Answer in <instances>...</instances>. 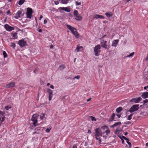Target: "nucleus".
Returning a JSON list of instances; mask_svg holds the SVG:
<instances>
[{"mask_svg":"<svg viewBox=\"0 0 148 148\" xmlns=\"http://www.w3.org/2000/svg\"><path fill=\"white\" fill-rule=\"evenodd\" d=\"M134 53V52H133L131 53L130 55H127L126 56V57L127 58H130V57H132L133 56Z\"/></svg>","mask_w":148,"mask_h":148,"instance_id":"28","label":"nucleus"},{"mask_svg":"<svg viewBox=\"0 0 148 148\" xmlns=\"http://www.w3.org/2000/svg\"><path fill=\"white\" fill-rule=\"evenodd\" d=\"M3 54L4 58H5L7 57V54L5 51H3Z\"/></svg>","mask_w":148,"mask_h":148,"instance_id":"39","label":"nucleus"},{"mask_svg":"<svg viewBox=\"0 0 148 148\" xmlns=\"http://www.w3.org/2000/svg\"><path fill=\"white\" fill-rule=\"evenodd\" d=\"M51 127H50L49 128H47L45 130V132L47 133H49L50 132L51 130Z\"/></svg>","mask_w":148,"mask_h":148,"instance_id":"37","label":"nucleus"},{"mask_svg":"<svg viewBox=\"0 0 148 148\" xmlns=\"http://www.w3.org/2000/svg\"><path fill=\"white\" fill-rule=\"evenodd\" d=\"M65 68V66L64 65H61L60 66V70H63Z\"/></svg>","mask_w":148,"mask_h":148,"instance_id":"33","label":"nucleus"},{"mask_svg":"<svg viewBox=\"0 0 148 148\" xmlns=\"http://www.w3.org/2000/svg\"><path fill=\"white\" fill-rule=\"evenodd\" d=\"M38 31L40 33V32H42V30L41 29H39L38 30Z\"/></svg>","mask_w":148,"mask_h":148,"instance_id":"54","label":"nucleus"},{"mask_svg":"<svg viewBox=\"0 0 148 148\" xmlns=\"http://www.w3.org/2000/svg\"><path fill=\"white\" fill-rule=\"evenodd\" d=\"M76 50L77 52H80L83 51V48L82 46L77 45L76 48Z\"/></svg>","mask_w":148,"mask_h":148,"instance_id":"16","label":"nucleus"},{"mask_svg":"<svg viewBox=\"0 0 148 148\" xmlns=\"http://www.w3.org/2000/svg\"><path fill=\"white\" fill-rule=\"evenodd\" d=\"M21 14L22 12L21 11H18L15 16V18L16 19H17L19 18L20 17Z\"/></svg>","mask_w":148,"mask_h":148,"instance_id":"18","label":"nucleus"},{"mask_svg":"<svg viewBox=\"0 0 148 148\" xmlns=\"http://www.w3.org/2000/svg\"><path fill=\"white\" fill-rule=\"evenodd\" d=\"M133 114H130V115L128 116L127 117V119L128 120H130L132 118V116Z\"/></svg>","mask_w":148,"mask_h":148,"instance_id":"40","label":"nucleus"},{"mask_svg":"<svg viewBox=\"0 0 148 148\" xmlns=\"http://www.w3.org/2000/svg\"><path fill=\"white\" fill-rule=\"evenodd\" d=\"M4 114L5 113L4 112L1 111H0V114L1 115L0 116L2 119V122L3 121L5 118V117L4 116Z\"/></svg>","mask_w":148,"mask_h":148,"instance_id":"21","label":"nucleus"},{"mask_svg":"<svg viewBox=\"0 0 148 148\" xmlns=\"http://www.w3.org/2000/svg\"><path fill=\"white\" fill-rule=\"evenodd\" d=\"M135 148H139L138 147H135Z\"/></svg>","mask_w":148,"mask_h":148,"instance_id":"64","label":"nucleus"},{"mask_svg":"<svg viewBox=\"0 0 148 148\" xmlns=\"http://www.w3.org/2000/svg\"><path fill=\"white\" fill-rule=\"evenodd\" d=\"M54 3L56 5H58L59 4V2L58 1H54Z\"/></svg>","mask_w":148,"mask_h":148,"instance_id":"44","label":"nucleus"},{"mask_svg":"<svg viewBox=\"0 0 148 148\" xmlns=\"http://www.w3.org/2000/svg\"><path fill=\"white\" fill-rule=\"evenodd\" d=\"M80 77L79 75H77V76L75 77L73 79H78Z\"/></svg>","mask_w":148,"mask_h":148,"instance_id":"41","label":"nucleus"},{"mask_svg":"<svg viewBox=\"0 0 148 148\" xmlns=\"http://www.w3.org/2000/svg\"><path fill=\"white\" fill-rule=\"evenodd\" d=\"M41 128L40 127H38L36 129L37 130H40Z\"/></svg>","mask_w":148,"mask_h":148,"instance_id":"53","label":"nucleus"},{"mask_svg":"<svg viewBox=\"0 0 148 148\" xmlns=\"http://www.w3.org/2000/svg\"><path fill=\"white\" fill-rule=\"evenodd\" d=\"M43 17V16L42 15H40V18H39V20H41V19Z\"/></svg>","mask_w":148,"mask_h":148,"instance_id":"50","label":"nucleus"},{"mask_svg":"<svg viewBox=\"0 0 148 148\" xmlns=\"http://www.w3.org/2000/svg\"><path fill=\"white\" fill-rule=\"evenodd\" d=\"M101 46L99 45H98L95 46L94 49L95 54L96 56H97L99 55V53L101 51Z\"/></svg>","mask_w":148,"mask_h":148,"instance_id":"4","label":"nucleus"},{"mask_svg":"<svg viewBox=\"0 0 148 148\" xmlns=\"http://www.w3.org/2000/svg\"><path fill=\"white\" fill-rule=\"evenodd\" d=\"M94 18L96 19L101 18L102 19H104L105 18L104 16L99 14H96L95 15Z\"/></svg>","mask_w":148,"mask_h":148,"instance_id":"20","label":"nucleus"},{"mask_svg":"<svg viewBox=\"0 0 148 148\" xmlns=\"http://www.w3.org/2000/svg\"><path fill=\"white\" fill-rule=\"evenodd\" d=\"M119 133V131L118 130H116L114 132L115 134H118Z\"/></svg>","mask_w":148,"mask_h":148,"instance_id":"42","label":"nucleus"},{"mask_svg":"<svg viewBox=\"0 0 148 148\" xmlns=\"http://www.w3.org/2000/svg\"><path fill=\"white\" fill-rule=\"evenodd\" d=\"M87 133H88L90 134V133H91V131L90 130H88Z\"/></svg>","mask_w":148,"mask_h":148,"instance_id":"52","label":"nucleus"},{"mask_svg":"<svg viewBox=\"0 0 148 148\" xmlns=\"http://www.w3.org/2000/svg\"><path fill=\"white\" fill-rule=\"evenodd\" d=\"M49 85H50V84L49 83H48L47 84V86H49Z\"/></svg>","mask_w":148,"mask_h":148,"instance_id":"59","label":"nucleus"},{"mask_svg":"<svg viewBox=\"0 0 148 148\" xmlns=\"http://www.w3.org/2000/svg\"><path fill=\"white\" fill-rule=\"evenodd\" d=\"M77 145L76 144H74L73 147V148H77Z\"/></svg>","mask_w":148,"mask_h":148,"instance_id":"45","label":"nucleus"},{"mask_svg":"<svg viewBox=\"0 0 148 148\" xmlns=\"http://www.w3.org/2000/svg\"><path fill=\"white\" fill-rule=\"evenodd\" d=\"M116 115L117 116L118 118H120L121 116V114H116Z\"/></svg>","mask_w":148,"mask_h":148,"instance_id":"51","label":"nucleus"},{"mask_svg":"<svg viewBox=\"0 0 148 148\" xmlns=\"http://www.w3.org/2000/svg\"><path fill=\"white\" fill-rule=\"evenodd\" d=\"M4 27L5 29L8 31H11L14 29V27H12L8 24H6L4 25Z\"/></svg>","mask_w":148,"mask_h":148,"instance_id":"8","label":"nucleus"},{"mask_svg":"<svg viewBox=\"0 0 148 148\" xmlns=\"http://www.w3.org/2000/svg\"><path fill=\"white\" fill-rule=\"evenodd\" d=\"M115 116L116 115L114 113H113L112 114L110 119V121H112L113 120V119H114V117H115Z\"/></svg>","mask_w":148,"mask_h":148,"instance_id":"26","label":"nucleus"},{"mask_svg":"<svg viewBox=\"0 0 148 148\" xmlns=\"http://www.w3.org/2000/svg\"><path fill=\"white\" fill-rule=\"evenodd\" d=\"M119 41V40L118 39L114 40L112 41V47H116L117 46V45L118 44Z\"/></svg>","mask_w":148,"mask_h":148,"instance_id":"13","label":"nucleus"},{"mask_svg":"<svg viewBox=\"0 0 148 148\" xmlns=\"http://www.w3.org/2000/svg\"><path fill=\"white\" fill-rule=\"evenodd\" d=\"M122 110V108L121 107H119L116 109V111L118 113H119Z\"/></svg>","mask_w":148,"mask_h":148,"instance_id":"27","label":"nucleus"},{"mask_svg":"<svg viewBox=\"0 0 148 148\" xmlns=\"http://www.w3.org/2000/svg\"><path fill=\"white\" fill-rule=\"evenodd\" d=\"M91 99V98L88 99L86 100L88 102V101H90V100Z\"/></svg>","mask_w":148,"mask_h":148,"instance_id":"49","label":"nucleus"},{"mask_svg":"<svg viewBox=\"0 0 148 148\" xmlns=\"http://www.w3.org/2000/svg\"><path fill=\"white\" fill-rule=\"evenodd\" d=\"M38 116L37 114H35L33 115L32 118L31 120L33 121V124L35 126L37 125L36 123L38 121L37 119Z\"/></svg>","mask_w":148,"mask_h":148,"instance_id":"7","label":"nucleus"},{"mask_svg":"<svg viewBox=\"0 0 148 148\" xmlns=\"http://www.w3.org/2000/svg\"><path fill=\"white\" fill-rule=\"evenodd\" d=\"M139 109V105L136 104L133 105L129 110L128 111L130 113L137 111Z\"/></svg>","mask_w":148,"mask_h":148,"instance_id":"5","label":"nucleus"},{"mask_svg":"<svg viewBox=\"0 0 148 148\" xmlns=\"http://www.w3.org/2000/svg\"><path fill=\"white\" fill-rule=\"evenodd\" d=\"M75 4L76 5L78 6L81 4V1L79 2L78 1H76L75 2Z\"/></svg>","mask_w":148,"mask_h":148,"instance_id":"32","label":"nucleus"},{"mask_svg":"<svg viewBox=\"0 0 148 148\" xmlns=\"http://www.w3.org/2000/svg\"><path fill=\"white\" fill-rule=\"evenodd\" d=\"M15 84V83L14 82H11L9 84H7L5 86V87L6 88H10L14 86Z\"/></svg>","mask_w":148,"mask_h":148,"instance_id":"17","label":"nucleus"},{"mask_svg":"<svg viewBox=\"0 0 148 148\" xmlns=\"http://www.w3.org/2000/svg\"><path fill=\"white\" fill-rule=\"evenodd\" d=\"M47 21L46 19H45L44 21V24H46L47 23Z\"/></svg>","mask_w":148,"mask_h":148,"instance_id":"47","label":"nucleus"},{"mask_svg":"<svg viewBox=\"0 0 148 148\" xmlns=\"http://www.w3.org/2000/svg\"><path fill=\"white\" fill-rule=\"evenodd\" d=\"M11 108V106L10 105H8L5 107V109L6 110H8Z\"/></svg>","mask_w":148,"mask_h":148,"instance_id":"35","label":"nucleus"},{"mask_svg":"<svg viewBox=\"0 0 148 148\" xmlns=\"http://www.w3.org/2000/svg\"><path fill=\"white\" fill-rule=\"evenodd\" d=\"M50 88L53 89H54V86H53L52 85H51Z\"/></svg>","mask_w":148,"mask_h":148,"instance_id":"48","label":"nucleus"},{"mask_svg":"<svg viewBox=\"0 0 148 148\" xmlns=\"http://www.w3.org/2000/svg\"><path fill=\"white\" fill-rule=\"evenodd\" d=\"M109 37L106 35L103 36L100 39V44L101 47L105 49L108 50L110 47V41L108 42Z\"/></svg>","mask_w":148,"mask_h":148,"instance_id":"1","label":"nucleus"},{"mask_svg":"<svg viewBox=\"0 0 148 148\" xmlns=\"http://www.w3.org/2000/svg\"><path fill=\"white\" fill-rule=\"evenodd\" d=\"M146 86V88H148V85Z\"/></svg>","mask_w":148,"mask_h":148,"instance_id":"62","label":"nucleus"},{"mask_svg":"<svg viewBox=\"0 0 148 148\" xmlns=\"http://www.w3.org/2000/svg\"><path fill=\"white\" fill-rule=\"evenodd\" d=\"M66 26L71 31L72 34L75 36L76 38H78L79 37V34L75 28L68 25H67Z\"/></svg>","mask_w":148,"mask_h":148,"instance_id":"2","label":"nucleus"},{"mask_svg":"<svg viewBox=\"0 0 148 148\" xmlns=\"http://www.w3.org/2000/svg\"><path fill=\"white\" fill-rule=\"evenodd\" d=\"M18 44L21 47L27 45L26 42L23 39L19 40L18 42Z\"/></svg>","mask_w":148,"mask_h":148,"instance_id":"9","label":"nucleus"},{"mask_svg":"<svg viewBox=\"0 0 148 148\" xmlns=\"http://www.w3.org/2000/svg\"><path fill=\"white\" fill-rule=\"evenodd\" d=\"M141 96L144 99L148 98V92H143Z\"/></svg>","mask_w":148,"mask_h":148,"instance_id":"15","label":"nucleus"},{"mask_svg":"<svg viewBox=\"0 0 148 148\" xmlns=\"http://www.w3.org/2000/svg\"><path fill=\"white\" fill-rule=\"evenodd\" d=\"M17 33H12V36L13 37V38L14 39H16L17 38Z\"/></svg>","mask_w":148,"mask_h":148,"instance_id":"24","label":"nucleus"},{"mask_svg":"<svg viewBox=\"0 0 148 148\" xmlns=\"http://www.w3.org/2000/svg\"><path fill=\"white\" fill-rule=\"evenodd\" d=\"M103 134V133H102L101 132V129L97 128L95 130V134L96 138H97L98 137H100V136H102Z\"/></svg>","mask_w":148,"mask_h":148,"instance_id":"3","label":"nucleus"},{"mask_svg":"<svg viewBox=\"0 0 148 148\" xmlns=\"http://www.w3.org/2000/svg\"><path fill=\"white\" fill-rule=\"evenodd\" d=\"M47 92L49 94V100L51 101L53 96V91L50 89H47Z\"/></svg>","mask_w":148,"mask_h":148,"instance_id":"11","label":"nucleus"},{"mask_svg":"<svg viewBox=\"0 0 148 148\" xmlns=\"http://www.w3.org/2000/svg\"><path fill=\"white\" fill-rule=\"evenodd\" d=\"M59 9L61 10L67 12H69L70 11V8L69 7H60Z\"/></svg>","mask_w":148,"mask_h":148,"instance_id":"14","label":"nucleus"},{"mask_svg":"<svg viewBox=\"0 0 148 148\" xmlns=\"http://www.w3.org/2000/svg\"><path fill=\"white\" fill-rule=\"evenodd\" d=\"M45 114L44 113L41 114L40 115V119L42 120L45 117Z\"/></svg>","mask_w":148,"mask_h":148,"instance_id":"31","label":"nucleus"},{"mask_svg":"<svg viewBox=\"0 0 148 148\" xmlns=\"http://www.w3.org/2000/svg\"><path fill=\"white\" fill-rule=\"evenodd\" d=\"M121 124V123L120 122H118L115 123L111 127H114L118 125H119Z\"/></svg>","mask_w":148,"mask_h":148,"instance_id":"23","label":"nucleus"},{"mask_svg":"<svg viewBox=\"0 0 148 148\" xmlns=\"http://www.w3.org/2000/svg\"><path fill=\"white\" fill-rule=\"evenodd\" d=\"M10 46L14 49L16 47L15 44L14 42H11L10 43Z\"/></svg>","mask_w":148,"mask_h":148,"instance_id":"30","label":"nucleus"},{"mask_svg":"<svg viewBox=\"0 0 148 148\" xmlns=\"http://www.w3.org/2000/svg\"><path fill=\"white\" fill-rule=\"evenodd\" d=\"M148 145V143H147L146 144V146H147Z\"/></svg>","mask_w":148,"mask_h":148,"instance_id":"60","label":"nucleus"},{"mask_svg":"<svg viewBox=\"0 0 148 148\" xmlns=\"http://www.w3.org/2000/svg\"><path fill=\"white\" fill-rule=\"evenodd\" d=\"M105 15L108 18H109L112 17L113 16V14L111 12H106L105 13Z\"/></svg>","mask_w":148,"mask_h":148,"instance_id":"19","label":"nucleus"},{"mask_svg":"<svg viewBox=\"0 0 148 148\" xmlns=\"http://www.w3.org/2000/svg\"><path fill=\"white\" fill-rule=\"evenodd\" d=\"M89 117L91 118V119L92 121H96L97 120L94 117L91 116H90Z\"/></svg>","mask_w":148,"mask_h":148,"instance_id":"36","label":"nucleus"},{"mask_svg":"<svg viewBox=\"0 0 148 148\" xmlns=\"http://www.w3.org/2000/svg\"><path fill=\"white\" fill-rule=\"evenodd\" d=\"M25 0H20L18 2V4L19 5H22L24 2Z\"/></svg>","mask_w":148,"mask_h":148,"instance_id":"29","label":"nucleus"},{"mask_svg":"<svg viewBox=\"0 0 148 148\" xmlns=\"http://www.w3.org/2000/svg\"><path fill=\"white\" fill-rule=\"evenodd\" d=\"M126 142H127H127H129V140L128 141V140H126Z\"/></svg>","mask_w":148,"mask_h":148,"instance_id":"63","label":"nucleus"},{"mask_svg":"<svg viewBox=\"0 0 148 148\" xmlns=\"http://www.w3.org/2000/svg\"><path fill=\"white\" fill-rule=\"evenodd\" d=\"M53 45H51L50 46V48L51 49H52V48H53Z\"/></svg>","mask_w":148,"mask_h":148,"instance_id":"55","label":"nucleus"},{"mask_svg":"<svg viewBox=\"0 0 148 148\" xmlns=\"http://www.w3.org/2000/svg\"><path fill=\"white\" fill-rule=\"evenodd\" d=\"M127 143L128 145H129L130 147H131V143L130 142H127Z\"/></svg>","mask_w":148,"mask_h":148,"instance_id":"46","label":"nucleus"},{"mask_svg":"<svg viewBox=\"0 0 148 148\" xmlns=\"http://www.w3.org/2000/svg\"><path fill=\"white\" fill-rule=\"evenodd\" d=\"M97 140H98V144L99 145L101 144V139L100 138V137H98L97 138H96Z\"/></svg>","mask_w":148,"mask_h":148,"instance_id":"34","label":"nucleus"},{"mask_svg":"<svg viewBox=\"0 0 148 148\" xmlns=\"http://www.w3.org/2000/svg\"><path fill=\"white\" fill-rule=\"evenodd\" d=\"M101 128L104 130H106L105 132L103 133H105L106 135H108L109 134L110 132V131L108 129V127L106 125H104L101 127Z\"/></svg>","mask_w":148,"mask_h":148,"instance_id":"12","label":"nucleus"},{"mask_svg":"<svg viewBox=\"0 0 148 148\" xmlns=\"http://www.w3.org/2000/svg\"><path fill=\"white\" fill-rule=\"evenodd\" d=\"M128 134V132H125V134H124V135H127V134Z\"/></svg>","mask_w":148,"mask_h":148,"instance_id":"57","label":"nucleus"},{"mask_svg":"<svg viewBox=\"0 0 148 148\" xmlns=\"http://www.w3.org/2000/svg\"><path fill=\"white\" fill-rule=\"evenodd\" d=\"M32 9L31 8H28L26 13L27 17V18H31L32 16Z\"/></svg>","mask_w":148,"mask_h":148,"instance_id":"6","label":"nucleus"},{"mask_svg":"<svg viewBox=\"0 0 148 148\" xmlns=\"http://www.w3.org/2000/svg\"><path fill=\"white\" fill-rule=\"evenodd\" d=\"M75 17V19L77 21H81L82 19V17L79 14L76 15Z\"/></svg>","mask_w":148,"mask_h":148,"instance_id":"22","label":"nucleus"},{"mask_svg":"<svg viewBox=\"0 0 148 148\" xmlns=\"http://www.w3.org/2000/svg\"><path fill=\"white\" fill-rule=\"evenodd\" d=\"M145 60H148V56H147Z\"/></svg>","mask_w":148,"mask_h":148,"instance_id":"56","label":"nucleus"},{"mask_svg":"<svg viewBox=\"0 0 148 148\" xmlns=\"http://www.w3.org/2000/svg\"><path fill=\"white\" fill-rule=\"evenodd\" d=\"M142 99L140 97L133 98L130 100V102H134L135 103H139L141 101Z\"/></svg>","mask_w":148,"mask_h":148,"instance_id":"10","label":"nucleus"},{"mask_svg":"<svg viewBox=\"0 0 148 148\" xmlns=\"http://www.w3.org/2000/svg\"><path fill=\"white\" fill-rule=\"evenodd\" d=\"M118 136L121 139H123L126 140H127L128 141L129 140L126 137H125V136H122L120 135H118Z\"/></svg>","mask_w":148,"mask_h":148,"instance_id":"25","label":"nucleus"},{"mask_svg":"<svg viewBox=\"0 0 148 148\" xmlns=\"http://www.w3.org/2000/svg\"><path fill=\"white\" fill-rule=\"evenodd\" d=\"M86 148H91L88 147H87Z\"/></svg>","mask_w":148,"mask_h":148,"instance_id":"61","label":"nucleus"},{"mask_svg":"<svg viewBox=\"0 0 148 148\" xmlns=\"http://www.w3.org/2000/svg\"><path fill=\"white\" fill-rule=\"evenodd\" d=\"M147 88H146V86L144 87V90H146Z\"/></svg>","mask_w":148,"mask_h":148,"instance_id":"58","label":"nucleus"},{"mask_svg":"<svg viewBox=\"0 0 148 148\" xmlns=\"http://www.w3.org/2000/svg\"><path fill=\"white\" fill-rule=\"evenodd\" d=\"M144 103H147L148 102V100L147 99H146L144 101Z\"/></svg>","mask_w":148,"mask_h":148,"instance_id":"43","label":"nucleus"},{"mask_svg":"<svg viewBox=\"0 0 148 148\" xmlns=\"http://www.w3.org/2000/svg\"><path fill=\"white\" fill-rule=\"evenodd\" d=\"M73 13L75 17L79 14L77 10H75L73 12Z\"/></svg>","mask_w":148,"mask_h":148,"instance_id":"38","label":"nucleus"}]
</instances>
